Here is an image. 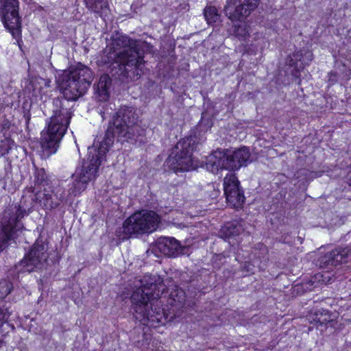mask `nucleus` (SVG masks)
<instances>
[{"mask_svg": "<svg viewBox=\"0 0 351 351\" xmlns=\"http://www.w3.org/2000/svg\"><path fill=\"white\" fill-rule=\"evenodd\" d=\"M160 223V217L154 211L141 210L135 212L124 221L120 232L126 239L132 236L149 234L155 231Z\"/></svg>", "mask_w": 351, "mask_h": 351, "instance_id": "8", "label": "nucleus"}, {"mask_svg": "<svg viewBox=\"0 0 351 351\" xmlns=\"http://www.w3.org/2000/svg\"><path fill=\"white\" fill-rule=\"evenodd\" d=\"M351 260V247H337L328 252L319 260V265L322 268L336 267L339 264L348 263Z\"/></svg>", "mask_w": 351, "mask_h": 351, "instance_id": "14", "label": "nucleus"}, {"mask_svg": "<svg viewBox=\"0 0 351 351\" xmlns=\"http://www.w3.org/2000/svg\"><path fill=\"white\" fill-rule=\"evenodd\" d=\"M307 55H308V57L311 59V57H312V53L311 52H308L307 53Z\"/></svg>", "mask_w": 351, "mask_h": 351, "instance_id": "30", "label": "nucleus"}, {"mask_svg": "<svg viewBox=\"0 0 351 351\" xmlns=\"http://www.w3.org/2000/svg\"><path fill=\"white\" fill-rule=\"evenodd\" d=\"M12 284L8 280H1L0 282V298H4L12 291Z\"/></svg>", "mask_w": 351, "mask_h": 351, "instance_id": "23", "label": "nucleus"}, {"mask_svg": "<svg viewBox=\"0 0 351 351\" xmlns=\"http://www.w3.org/2000/svg\"><path fill=\"white\" fill-rule=\"evenodd\" d=\"M140 49L137 41L117 34L104 50L101 61L108 65L112 75L121 80H137L145 65L143 53Z\"/></svg>", "mask_w": 351, "mask_h": 351, "instance_id": "4", "label": "nucleus"}, {"mask_svg": "<svg viewBox=\"0 0 351 351\" xmlns=\"http://www.w3.org/2000/svg\"><path fill=\"white\" fill-rule=\"evenodd\" d=\"M250 27L245 23L235 25L233 35L240 40H245L250 36Z\"/></svg>", "mask_w": 351, "mask_h": 351, "instance_id": "19", "label": "nucleus"}, {"mask_svg": "<svg viewBox=\"0 0 351 351\" xmlns=\"http://www.w3.org/2000/svg\"><path fill=\"white\" fill-rule=\"evenodd\" d=\"M112 81L108 75H102L95 87V98L100 101H106L110 97Z\"/></svg>", "mask_w": 351, "mask_h": 351, "instance_id": "17", "label": "nucleus"}, {"mask_svg": "<svg viewBox=\"0 0 351 351\" xmlns=\"http://www.w3.org/2000/svg\"><path fill=\"white\" fill-rule=\"evenodd\" d=\"M100 114L102 117V118L104 119L106 118L107 117V114H108V112H106V111H101L100 110Z\"/></svg>", "mask_w": 351, "mask_h": 351, "instance_id": "29", "label": "nucleus"}, {"mask_svg": "<svg viewBox=\"0 0 351 351\" xmlns=\"http://www.w3.org/2000/svg\"><path fill=\"white\" fill-rule=\"evenodd\" d=\"M336 76H337L336 72L331 71L329 73V81L332 82V83L335 82L337 81Z\"/></svg>", "mask_w": 351, "mask_h": 351, "instance_id": "28", "label": "nucleus"}, {"mask_svg": "<svg viewBox=\"0 0 351 351\" xmlns=\"http://www.w3.org/2000/svg\"><path fill=\"white\" fill-rule=\"evenodd\" d=\"M48 258L44 245L36 243L24 258L16 265L18 272H31L41 269Z\"/></svg>", "mask_w": 351, "mask_h": 351, "instance_id": "11", "label": "nucleus"}, {"mask_svg": "<svg viewBox=\"0 0 351 351\" xmlns=\"http://www.w3.org/2000/svg\"><path fill=\"white\" fill-rule=\"evenodd\" d=\"M108 130L106 138L102 141L88 147L86 160L73 174V182L69 189V195L76 196L80 194L85 190L89 182L96 178L99 167L106 160V154L113 144V135Z\"/></svg>", "mask_w": 351, "mask_h": 351, "instance_id": "5", "label": "nucleus"}, {"mask_svg": "<svg viewBox=\"0 0 351 351\" xmlns=\"http://www.w3.org/2000/svg\"><path fill=\"white\" fill-rule=\"evenodd\" d=\"M93 80L90 69L81 64L64 71L58 77L57 83L65 100L59 98L53 100V115L40 133V144L45 156H49L56 152L67 130L72 117L69 101L76 100L84 95Z\"/></svg>", "mask_w": 351, "mask_h": 351, "instance_id": "1", "label": "nucleus"}, {"mask_svg": "<svg viewBox=\"0 0 351 351\" xmlns=\"http://www.w3.org/2000/svg\"><path fill=\"white\" fill-rule=\"evenodd\" d=\"M14 145V142L9 138H5L0 142V156L7 154Z\"/></svg>", "mask_w": 351, "mask_h": 351, "instance_id": "22", "label": "nucleus"}, {"mask_svg": "<svg viewBox=\"0 0 351 351\" xmlns=\"http://www.w3.org/2000/svg\"><path fill=\"white\" fill-rule=\"evenodd\" d=\"M314 320L319 325H326L332 321L329 312L326 310L318 311L315 314Z\"/></svg>", "mask_w": 351, "mask_h": 351, "instance_id": "21", "label": "nucleus"}, {"mask_svg": "<svg viewBox=\"0 0 351 351\" xmlns=\"http://www.w3.org/2000/svg\"><path fill=\"white\" fill-rule=\"evenodd\" d=\"M19 8L18 0H0V15L3 25L16 40L21 35V19Z\"/></svg>", "mask_w": 351, "mask_h": 351, "instance_id": "10", "label": "nucleus"}, {"mask_svg": "<svg viewBox=\"0 0 351 351\" xmlns=\"http://www.w3.org/2000/svg\"><path fill=\"white\" fill-rule=\"evenodd\" d=\"M196 148V136H189L182 138L173 147L167 162L175 172L188 171L198 167L197 162L193 157Z\"/></svg>", "mask_w": 351, "mask_h": 351, "instance_id": "7", "label": "nucleus"}, {"mask_svg": "<svg viewBox=\"0 0 351 351\" xmlns=\"http://www.w3.org/2000/svg\"><path fill=\"white\" fill-rule=\"evenodd\" d=\"M257 265V261H254L253 263H251L250 262H245L243 266V269L246 271L247 272H251L253 270V267H255V265Z\"/></svg>", "mask_w": 351, "mask_h": 351, "instance_id": "26", "label": "nucleus"}, {"mask_svg": "<svg viewBox=\"0 0 351 351\" xmlns=\"http://www.w3.org/2000/svg\"><path fill=\"white\" fill-rule=\"evenodd\" d=\"M250 156V153L246 147L238 149L230 154L217 151L208 158L206 167L213 172L219 169L235 171L243 166H246Z\"/></svg>", "mask_w": 351, "mask_h": 351, "instance_id": "9", "label": "nucleus"}, {"mask_svg": "<svg viewBox=\"0 0 351 351\" xmlns=\"http://www.w3.org/2000/svg\"><path fill=\"white\" fill-rule=\"evenodd\" d=\"M156 249L167 256H176L181 252V245L173 237H160L156 242Z\"/></svg>", "mask_w": 351, "mask_h": 351, "instance_id": "16", "label": "nucleus"}, {"mask_svg": "<svg viewBox=\"0 0 351 351\" xmlns=\"http://www.w3.org/2000/svg\"><path fill=\"white\" fill-rule=\"evenodd\" d=\"M86 8L102 18L108 16L109 7L106 0H84Z\"/></svg>", "mask_w": 351, "mask_h": 351, "instance_id": "18", "label": "nucleus"}, {"mask_svg": "<svg viewBox=\"0 0 351 351\" xmlns=\"http://www.w3.org/2000/svg\"><path fill=\"white\" fill-rule=\"evenodd\" d=\"M219 236L234 246L241 242L242 236L245 234L243 226L238 222H230L224 225L220 230Z\"/></svg>", "mask_w": 351, "mask_h": 351, "instance_id": "15", "label": "nucleus"}, {"mask_svg": "<svg viewBox=\"0 0 351 351\" xmlns=\"http://www.w3.org/2000/svg\"><path fill=\"white\" fill-rule=\"evenodd\" d=\"M137 120L138 115L135 108L121 106L113 117L112 123H110L104 138H106L107 132L110 130L113 138L116 134L119 141L135 140L143 132L140 125L137 124Z\"/></svg>", "mask_w": 351, "mask_h": 351, "instance_id": "6", "label": "nucleus"}, {"mask_svg": "<svg viewBox=\"0 0 351 351\" xmlns=\"http://www.w3.org/2000/svg\"><path fill=\"white\" fill-rule=\"evenodd\" d=\"M3 341L0 340V348L2 347Z\"/></svg>", "mask_w": 351, "mask_h": 351, "instance_id": "31", "label": "nucleus"}, {"mask_svg": "<svg viewBox=\"0 0 351 351\" xmlns=\"http://www.w3.org/2000/svg\"><path fill=\"white\" fill-rule=\"evenodd\" d=\"M11 315V311H10L9 308L3 306L0 308V326H2L3 323L7 322Z\"/></svg>", "mask_w": 351, "mask_h": 351, "instance_id": "25", "label": "nucleus"}, {"mask_svg": "<svg viewBox=\"0 0 351 351\" xmlns=\"http://www.w3.org/2000/svg\"><path fill=\"white\" fill-rule=\"evenodd\" d=\"M223 188L228 204L234 208L241 207L244 203L245 196L234 174L231 173L224 178Z\"/></svg>", "mask_w": 351, "mask_h": 351, "instance_id": "13", "label": "nucleus"}, {"mask_svg": "<svg viewBox=\"0 0 351 351\" xmlns=\"http://www.w3.org/2000/svg\"><path fill=\"white\" fill-rule=\"evenodd\" d=\"M35 182L38 187L40 185L45 186L47 183V175L43 169H37L35 173Z\"/></svg>", "mask_w": 351, "mask_h": 351, "instance_id": "24", "label": "nucleus"}, {"mask_svg": "<svg viewBox=\"0 0 351 351\" xmlns=\"http://www.w3.org/2000/svg\"><path fill=\"white\" fill-rule=\"evenodd\" d=\"M35 187L27 188L19 204L16 205L13 209H9L4 212L1 222H0V252L7 245L8 241L18 232L23 230V224L21 219L32 211L36 203H39L45 209L56 208L60 202L66 200L63 192L58 189L56 194L47 189L38 190L34 195Z\"/></svg>", "mask_w": 351, "mask_h": 351, "instance_id": "3", "label": "nucleus"}, {"mask_svg": "<svg viewBox=\"0 0 351 351\" xmlns=\"http://www.w3.org/2000/svg\"><path fill=\"white\" fill-rule=\"evenodd\" d=\"M204 17L208 24L216 23L219 19L217 9L213 6H207L204 9Z\"/></svg>", "mask_w": 351, "mask_h": 351, "instance_id": "20", "label": "nucleus"}, {"mask_svg": "<svg viewBox=\"0 0 351 351\" xmlns=\"http://www.w3.org/2000/svg\"><path fill=\"white\" fill-rule=\"evenodd\" d=\"M258 5V0H227L224 7L226 15L232 21H242Z\"/></svg>", "mask_w": 351, "mask_h": 351, "instance_id": "12", "label": "nucleus"}, {"mask_svg": "<svg viewBox=\"0 0 351 351\" xmlns=\"http://www.w3.org/2000/svg\"><path fill=\"white\" fill-rule=\"evenodd\" d=\"M300 56H301V54H300L299 53H293L291 56H290V61H289V64L291 66H294L295 64V60H300Z\"/></svg>", "mask_w": 351, "mask_h": 351, "instance_id": "27", "label": "nucleus"}, {"mask_svg": "<svg viewBox=\"0 0 351 351\" xmlns=\"http://www.w3.org/2000/svg\"><path fill=\"white\" fill-rule=\"evenodd\" d=\"M162 280L156 276H145L141 281V287L137 288L131 297L134 315L143 325L158 327L171 321L176 316V311L184 306L186 295L184 290L176 287L171 291L168 304L171 308L167 313L161 308L162 301L159 297Z\"/></svg>", "mask_w": 351, "mask_h": 351, "instance_id": "2", "label": "nucleus"}]
</instances>
